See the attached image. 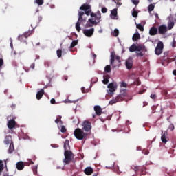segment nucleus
<instances>
[{"label": "nucleus", "instance_id": "49", "mask_svg": "<svg viewBox=\"0 0 176 176\" xmlns=\"http://www.w3.org/2000/svg\"><path fill=\"white\" fill-rule=\"evenodd\" d=\"M113 1H115L116 5H119V6L122 5L121 0H113Z\"/></svg>", "mask_w": 176, "mask_h": 176}, {"label": "nucleus", "instance_id": "39", "mask_svg": "<svg viewBox=\"0 0 176 176\" xmlns=\"http://www.w3.org/2000/svg\"><path fill=\"white\" fill-rule=\"evenodd\" d=\"M24 166H30V164H34V162L32 160H30L29 162H23Z\"/></svg>", "mask_w": 176, "mask_h": 176}, {"label": "nucleus", "instance_id": "17", "mask_svg": "<svg viewBox=\"0 0 176 176\" xmlns=\"http://www.w3.org/2000/svg\"><path fill=\"white\" fill-rule=\"evenodd\" d=\"M94 170H93V168L91 167H87L84 172H85V174H86V175H91L92 173H94Z\"/></svg>", "mask_w": 176, "mask_h": 176}, {"label": "nucleus", "instance_id": "29", "mask_svg": "<svg viewBox=\"0 0 176 176\" xmlns=\"http://www.w3.org/2000/svg\"><path fill=\"white\" fill-rule=\"evenodd\" d=\"M105 72H107V74L111 73V71H112V68L111 67V65H106L104 67Z\"/></svg>", "mask_w": 176, "mask_h": 176}, {"label": "nucleus", "instance_id": "5", "mask_svg": "<svg viewBox=\"0 0 176 176\" xmlns=\"http://www.w3.org/2000/svg\"><path fill=\"white\" fill-rule=\"evenodd\" d=\"M131 168L135 173V174L132 176H137V173H138V171L140 172V175H145L146 174V168L144 166H133V168L131 167Z\"/></svg>", "mask_w": 176, "mask_h": 176}, {"label": "nucleus", "instance_id": "46", "mask_svg": "<svg viewBox=\"0 0 176 176\" xmlns=\"http://www.w3.org/2000/svg\"><path fill=\"white\" fill-rule=\"evenodd\" d=\"M131 2L133 3V5H135V6H137V5L140 3V0H131Z\"/></svg>", "mask_w": 176, "mask_h": 176}, {"label": "nucleus", "instance_id": "56", "mask_svg": "<svg viewBox=\"0 0 176 176\" xmlns=\"http://www.w3.org/2000/svg\"><path fill=\"white\" fill-rule=\"evenodd\" d=\"M2 65H3V59L0 58V68H1V67H2Z\"/></svg>", "mask_w": 176, "mask_h": 176}, {"label": "nucleus", "instance_id": "61", "mask_svg": "<svg viewBox=\"0 0 176 176\" xmlns=\"http://www.w3.org/2000/svg\"><path fill=\"white\" fill-rule=\"evenodd\" d=\"M63 79L65 81L68 80V76H63Z\"/></svg>", "mask_w": 176, "mask_h": 176}, {"label": "nucleus", "instance_id": "3", "mask_svg": "<svg viewBox=\"0 0 176 176\" xmlns=\"http://www.w3.org/2000/svg\"><path fill=\"white\" fill-rule=\"evenodd\" d=\"M74 135L77 140H86L89 133H86L81 129L77 128L74 130Z\"/></svg>", "mask_w": 176, "mask_h": 176}, {"label": "nucleus", "instance_id": "54", "mask_svg": "<svg viewBox=\"0 0 176 176\" xmlns=\"http://www.w3.org/2000/svg\"><path fill=\"white\" fill-rule=\"evenodd\" d=\"M162 94L164 96H167V94H168L167 90L164 89V90L162 91Z\"/></svg>", "mask_w": 176, "mask_h": 176}, {"label": "nucleus", "instance_id": "6", "mask_svg": "<svg viewBox=\"0 0 176 176\" xmlns=\"http://www.w3.org/2000/svg\"><path fill=\"white\" fill-rule=\"evenodd\" d=\"M115 58L118 61V63H121L120 56H116L115 52H111V59H110V64L112 65L113 68H116V65H115Z\"/></svg>", "mask_w": 176, "mask_h": 176}, {"label": "nucleus", "instance_id": "20", "mask_svg": "<svg viewBox=\"0 0 176 176\" xmlns=\"http://www.w3.org/2000/svg\"><path fill=\"white\" fill-rule=\"evenodd\" d=\"M167 132H164L163 133L162 132V137H161V140L162 142H163V144H166L167 142Z\"/></svg>", "mask_w": 176, "mask_h": 176}, {"label": "nucleus", "instance_id": "64", "mask_svg": "<svg viewBox=\"0 0 176 176\" xmlns=\"http://www.w3.org/2000/svg\"><path fill=\"white\" fill-rule=\"evenodd\" d=\"M173 74L175 75V76H176V70H173Z\"/></svg>", "mask_w": 176, "mask_h": 176}, {"label": "nucleus", "instance_id": "36", "mask_svg": "<svg viewBox=\"0 0 176 176\" xmlns=\"http://www.w3.org/2000/svg\"><path fill=\"white\" fill-rule=\"evenodd\" d=\"M136 28L140 30V31H144V25H142L141 23L136 25Z\"/></svg>", "mask_w": 176, "mask_h": 176}, {"label": "nucleus", "instance_id": "63", "mask_svg": "<svg viewBox=\"0 0 176 176\" xmlns=\"http://www.w3.org/2000/svg\"><path fill=\"white\" fill-rule=\"evenodd\" d=\"M42 19H43L42 16H38V21H42Z\"/></svg>", "mask_w": 176, "mask_h": 176}, {"label": "nucleus", "instance_id": "22", "mask_svg": "<svg viewBox=\"0 0 176 176\" xmlns=\"http://www.w3.org/2000/svg\"><path fill=\"white\" fill-rule=\"evenodd\" d=\"M132 39L133 41H138V39H141V35L140 34V33L134 34Z\"/></svg>", "mask_w": 176, "mask_h": 176}, {"label": "nucleus", "instance_id": "25", "mask_svg": "<svg viewBox=\"0 0 176 176\" xmlns=\"http://www.w3.org/2000/svg\"><path fill=\"white\" fill-rule=\"evenodd\" d=\"M14 151V144L13 143H10L9 149H8V153H13Z\"/></svg>", "mask_w": 176, "mask_h": 176}, {"label": "nucleus", "instance_id": "47", "mask_svg": "<svg viewBox=\"0 0 176 176\" xmlns=\"http://www.w3.org/2000/svg\"><path fill=\"white\" fill-rule=\"evenodd\" d=\"M44 65H45V67H46V68H49V67H50V61H45L44 63Z\"/></svg>", "mask_w": 176, "mask_h": 176}, {"label": "nucleus", "instance_id": "9", "mask_svg": "<svg viewBox=\"0 0 176 176\" xmlns=\"http://www.w3.org/2000/svg\"><path fill=\"white\" fill-rule=\"evenodd\" d=\"M83 34L88 38L93 36V34H94V28L83 30Z\"/></svg>", "mask_w": 176, "mask_h": 176}, {"label": "nucleus", "instance_id": "19", "mask_svg": "<svg viewBox=\"0 0 176 176\" xmlns=\"http://www.w3.org/2000/svg\"><path fill=\"white\" fill-rule=\"evenodd\" d=\"M118 16V9L115 8L113 9V10H111V19H118L116 18Z\"/></svg>", "mask_w": 176, "mask_h": 176}, {"label": "nucleus", "instance_id": "16", "mask_svg": "<svg viewBox=\"0 0 176 176\" xmlns=\"http://www.w3.org/2000/svg\"><path fill=\"white\" fill-rule=\"evenodd\" d=\"M4 144L6 145H10V144H13V142L12 141V136H6L4 140Z\"/></svg>", "mask_w": 176, "mask_h": 176}, {"label": "nucleus", "instance_id": "24", "mask_svg": "<svg viewBox=\"0 0 176 176\" xmlns=\"http://www.w3.org/2000/svg\"><path fill=\"white\" fill-rule=\"evenodd\" d=\"M175 25V23L173 21H169L168 22V30H173V28H174Z\"/></svg>", "mask_w": 176, "mask_h": 176}, {"label": "nucleus", "instance_id": "2", "mask_svg": "<svg viewBox=\"0 0 176 176\" xmlns=\"http://www.w3.org/2000/svg\"><path fill=\"white\" fill-rule=\"evenodd\" d=\"M129 94H127L126 89H122L120 92V94L116 98H113L109 101V105H113V104H116V102H120V101H123L124 100V97H127Z\"/></svg>", "mask_w": 176, "mask_h": 176}, {"label": "nucleus", "instance_id": "27", "mask_svg": "<svg viewBox=\"0 0 176 176\" xmlns=\"http://www.w3.org/2000/svg\"><path fill=\"white\" fill-rule=\"evenodd\" d=\"M80 24H82V23L77 21V23H76V30H77L78 32H80V30H82V28H80Z\"/></svg>", "mask_w": 176, "mask_h": 176}, {"label": "nucleus", "instance_id": "45", "mask_svg": "<svg viewBox=\"0 0 176 176\" xmlns=\"http://www.w3.org/2000/svg\"><path fill=\"white\" fill-rule=\"evenodd\" d=\"M61 133H67V129H65V126L63 125L60 129Z\"/></svg>", "mask_w": 176, "mask_h": 176}, {"label": "nucleus", "instance_id": "59", "mask_svg": "<svg viewBox=\"0 0 176 176\" xmlns=\"http://www.w3.org/2000/svg\"><path fill=\"white\" fill-rule=\"evenodd\" d=\"M30 68L32 69H35V63H32L31 65H30Z\"/></svg>", "mask_w": 176, "mask_h": 176}, {"label": "nucleus", "instance_id": "42", "mask_svg": "<svg viewBox=\"0 0 176 176\" xmlns=\"http://www.w3.org/2000/svg\"><path fill=\"white\" fill-rule=\"evenodd\" d=\"M108 89H115V85L113 84V82H110L108 86H107Z\"/></svg>", "mask_w": 176, "mask_h": 176}, {"label": "nucleus", "instance_id": "10", "mask_svg": "<svg viewBox=\"0 0 176 176\" xmlns=\"http://www.w3.org/2000/svg\"><path fill=\"white\" fill-rule=\"evenodd\" d=\"M168 31V28L165 25H162L158 27V34L160 35H164Z\"/></svg>", "mask_w": 176, "mask_h": 176}, {"label": "nucleus", "instance_id": "30", "mask_svg": "<svg viewBox=\"0 0 176 176\" xmlns=\"http://www.w3.org/2000/svg\"><path fill=\"white\" fill-rule=\"evenodd\" d=\"M76 45H78V40H74L70 45V49L75 47Z\"/></svg>", "mask_w": 176, "mask_h": 176}, {"label": "nucleus", "instance_id": "40", "mask_svg": "<svg viewBox=\"0 0 176 176\" xmlns=\"http://www.w3.org/2000/svg\"><path fill=\"white\" fill-rule=\"evenodd\" d=\"M3 171V162L2 160H0V173Z\"/></svg>", "mask_w": 176, "mask_h": 176}, {"label": "nucleus", "instance_id": "55", "mask_svg": "<svg viewBox=\"0 0 176 176\" xmlns=\"http://www.w3.org/2000/svg\"><path fill=\"white\" fill-rule=\"evenodd\" d=\"M33 173H34V174H36V173H38V168L37 167L33 168Z\"/></svg>", "mask_w": 176, "mask_h": 176}, {"label": "nucleus", "instance_id": "53", "mask_svg": "<svg viewBox=\"0 0 176 176\" xmlns=\"http://www.w3.org/2000/svg\"><path fill=\"white\" fill-rule=\"evenodd\" d=\"M24 37V35H20L18 37L19 41H21V42H23V38Z\"/></svg>", "mask_w": 176, "mask_h": 176}, {"label": "nucleus", "instance_id": "4", "mask_svg": "<svg viewBox=\"0 0 176 176\" xmlns=\"http://www.w3.org/2000/svg\"><path fill=\"white\" fill-rule=\"evenodd\" d=\"M64 156L65 159L63 160V163H65V164H69L74 159V153H72V151H65Z\"/></svg>", "mask_w": 176, "mask_h": 176}, {"label": "nucleus", "instance_id": "33", "mask_svg": "<svg viewBox=\"0 0 176 176\" xmlns=\"http://www.w3.org/2000/svg\"><path fill=\"white\" fill-rule=\"evenodd\" d=\"M116 90V89H109L107 93L108 94H110V96H113V93H115Z\"/></svg>", "mask_w": 176, "mask_h": 176}, {"label": "nucleus", "instance_id": "32", "mask_svg": "<svg viewBox=\"0 0 176 176\" xmlns=\"http://www.w3.org/2000/svg\"><path fill=\"white\" fill-rule=\"evenodd\" d=\"M145 49V46L144 45H136V52H141V50H144Z\"/></svg>", "mask_w": 176, "mask_h": 176}, {"label": "nucleus", "instance_id": "62", "mask_svg": "<svg viewBox=\"0 0 176 176\" xmlns=\"http://www.w3.org/2000/svg\"><path fill=\"white\" fill-rule=\"evenodd\" d=\"M155 16L156 17V19H157L159 20L160 17H159V14L155 13Z\"/></svg>", "mask_w": 176, "mask_h": 176}, {"label": "nucleus", "instance_id": "50", "mask_svg": "<svg viewBox=\"0 0 176 176\" xmlns=\"http://www.w3.org/2000/svg\"><path fill=\"white\" fill-rule=\"evenodd\" d=\"M101 12H102V13H107V12H108V9H107V8L104 7L102 8Z\"/></svg>", "mask_w": 176, "mask_h": 176}, {"label": "nucleus", "instance_id": "44", "mask_svg": "<svg viewBox=\"0 0 176 176\" xmlns=\"http://www.w3.org/2000/svg\"><path fill=\"white\" fill-rule=\"evenodd\" d=\"M31 35V32H26L23 34L24 38H28Z\"/></svg>", "mask_w": 176, "mask_h": 176}, {"label": "nucleus", "instance_id": "15", "mask_svg": "<svg viewBox=\"0 0 176 176\" xmlns=\"http://www.w3.org/2000/svg\"><path fill=\"white\" fill-rule=\"evenodd\" d=\"M17 170L19 171H21V170L24 169V162L23 161H20L16 164Z\"/></svg>", "mask_w": 176, "mask_h": 176}, {"label": "nucleus", "instance_id": "41", "mask_svg": "<svg viewBox=\"0 0 176 176\" xmlns=\"http://www.w3.org/2000/svg\"><path fill=\"white\" fill-rule=\"evenodd\" d=\"M119 35V30L115 29L113 33V36H118Z\"/></svg>", "mask_w": 176, "mask_h": 176}, {"label": "nucleus", "instance_id": "1", "mask_svg": "<svg viewBox=\"0 0 176 176\" xmlns=\"http://www.w3.org/2000/svg\"><path fill=\"white\" fill-rule=\"evenodd\" d=\"M80 10H84L86 16H91V19H89L85 24L86 28H90L94 25H97L100 21H101V12L98 11L97 14L91 12V6L86 3L80 7Z\"/></svg>", "mask_w": 176, "mask_h": 176}, {"label": "nucleus", "instance_id": "58", "mask_svg": "<svg viewBox=\"0 0 176 176\" xmlns=\"http://www.w3.org/2000/svg\"><path fill=\"white\" fill-rule=\"evenodd\" d=\"M137 56H140V57H143L144 56V54L142 52H138Z\"/></svg>", "mask_w": 176, "mask_h": 176}, {"label": "nucleus", "instance_id": "60", "mask_svg": "<svg viewBox=\"0 0 176 176\" xmlns=\"http://www.w3.org/2000/svg\"><path fill=\"white\" fill-rule=\"evenodd\" d=\"M145 91H146V89H143L142 91H140L139 94H144V93H145Z\"/></svg>", "mask_w": 176, "mask_h": 176}, {"label": "nucleus", "instance_id": "7", "mask_svg": "<svg viewBox=\"0 0 176 176\" xmlns=\"http://www.w3.org/2000/svg\"><path fill=\"white\" fill-rule=\"evenodd\" d=\"M164 47V45H163V42L160 41L158 42L155 52L157 56H160L163 53V49Z\"/></svg>", "mask_w": 176, "mask_h": 176}, {"label": "nucleus", "instance_id": "48", "mask_svg": "<svg viewBox=\"0 0 176 176\" xmlns=\"http://www.w3.org/2000/svg\"><path fill=\"white\" fill-rule=\"evenodd\" d=\"M175 127H174V124H170L168 126V130H170V131H173Z\"/></svg>", "mask_w": 176, "mask_h": 176}, {"label": "nucleus", "instance_id": "38", "mask_svg": "<svg viewBox=\"0 0 176 176\" xmlns=\"http://www.w3.org/2000/svg\"><path fill=\"white\" fill-rule=\"evenodd\" d=\"M154 9H155V6L153 4H150L148 7V12H153Z\"/></svg>", "mask_w": 176, "mask_h": 176}, {"label": "nucleus", "instance_id": "37", "mask_svg": "<svg viewBox=\"0 0 176 176\" xmlns=\"http://www.w3.org/2000/svg\"><path fill=\"white\" fill-rule=\"evenodd\" d=\"M44 2L45 1L43 0H35V3H37V5H38V6H42V5H43Z\"/></svg>", "mask_w": 176, "mask_h": 176}, {"label": "nucleus", "instance_id": "43", "mask_svg": "<svg viewBox=\"0 0 176 176\" xmlns=\"http://www.w3.org/2000/svg\"><path fill=\"white\" fill-rule=\"evenodd\" d=\"M120 87H127V83H126L124 81H122L120 82Z\"/></svg>", "mask_w": 176, "mask_h": 176}, {"label": "nucleus", "instance_id": "52", "mask_svg": "<svg viewBox=\"0 0 176 176\" xmlns=\"http://www.w3.org/2000/svg\"><path fill=\"white\" fill-rule=\"evenodd\" d=\"M51 104H52V105H54V104H56V99L55 98H52L50 100Z\"/></svg>", "mask_w": 176, "mask_h": 176}, {"label": "nucleus", "instance_id": "51", "mask_svg": "<svg viewBox=\"0 0 176 176\" xmlns=\"http://www.w3.org/2000/svg\"><path fill=\"white\" fill-rule=\"evenodd\" d=\"M89 89H82V93H89Z\"/></svg>", "mask_w": 176, "mask_h": 176}, {"label": "nucleus", "instance_id": "18", "mask_svg": "<svg viewBox=\"0 0 176 176\" xmlns=\"http://www.w3.org/2000/svg\"><path fill=\"white\" fill-rule=\"evenodd\" d=\"M43 94H45V90L41 89L40 91H38L37 92L36 97L38 100H41V98H42V97H43Z\"/></svg>", "mask_w": 176, "mask_h": 176}, {"label": "nucleus", "instance_id": "11", "mask_svg": "<svg viewBox=\"0 0 176 176\" xmlns=\"http://www.w3.org/2000/svg\"><path fill=\"white\" fill-rule=\"evenodd\" d=\"M83 16H85V12L82 11H78V23H86V18H83Z\"/></svg>", "mask_w": 176, "mask_h": 176}, {"label": "nucleus", "instance_id": "8", "mask_svg": "<svg viewBox=\"0 0 176 176\" xmlns=\"http://www.w3.org/2000/svg\"><path fill=\"white\" fill-rule=\"evenodd\" d=\"M82 130L86 133H91V123L89 122V121H85L82 124Z\"/></svg>", "mask_w": 176, "mask_h": 176}, {"label": "nucleus", "instance_id": "31", "mask_svg": "<svg viewBox=\"0 0 176 176\" xmlns=\"http://www.w3.org/2000/svg\"><path fill=\"white\" fill-rule=\"evenodd\" d=\"M56 54L58 58H61L63 56V50L61 49H59L56 51Z\"/></svg>", "mask_w": 176, "mask_h": 176}, {"label": "nucleus", "instance_id": "57", "mask_svg": "<svg viewBox=\"0 0 176 176\" xmlns=\"http://www.w3.org/2000/svg\"><path fill=\"white\" fill-rule=\"evenodd\" d=\"M151 98H152L153 100H155L156 98V94H152L151 95Z\"/></svg>", "mask_w": 176, "mask_h": 176}, {"label": "nucleus", "instance_id": "35", "mask_svg": "<svg viewBox=\"0 0 176 176\" xmlns=\"http://www.w3.org/2000/svg\"><path fill=\"white\" fill-rule=\"evenodd\" d=\"M132 16L133 17H138V12H137V10H135V8L133 9V12H132Z\"/></svg>", "mask_w": 176, "mask_h": 176}, {"label": "nucleus", "instance_id": "28", "mask_svg": "<svg viewBox=\"0 0 176 176\" xmlns=\"http://www.w3.org/2000/svg\"><path fill=\"white\" fill-rule=\"evenodd\" d=\"M67 146H68V148H69V141H68V140H66L65 142L64 143L63 148L65 149V151H69L68 148Z\"/></svg>", "mask_w": 176, "mask_h": 176}, {"label": "nucleus", "instance_id": "12", "mask_svg": "<svg viewBox=\"0 0 176 176\" xmlns=\"http://www.w3.org/2000/svg\"><path fill=\"white\" fill-rule=\"evenodd\" d=\"M7 126L10 130H13V129L16 127V120H14V119L10 120L8 122Z\"/></svg>", "mask_w": 176, "mask_h": 176}, {"label": "nucleus", "instance_id": "23", "mask_svg": "<svg viewBox=\"0 0 176 176\" xmlns=\"http://www.w3.org/2000/svg\"><path fill=\"white\" fill-rule=\"evenodd\" d=\"M109 82V75L104 76H103V84L108 85Z\"/></svg>", "mask_w": 176, "mask_h": 176}, {"label": "nucleus", "instance_id": "14", "mask_svg": "<svg viewBox=\"0 0 176 176\" xmlns=\"http://www.w3.org/2000/svg\"><path fill=\"white\" fill-rule=\"evenodd\" d=\"M157 28L153 26L152 28H151L150 30H149V34L151 36H155V35H157Z\"/></svg>", "mask_w": 176, "mask_h": 176}, {"label": "nucleus", "instance_id": "21", "mask_svg": "<svg viewBox=\"0 0 176 176\" xmlns=\"http://www.w3.org/2000/svg\"><path fill=\"white\" fill-rule=\"evenodd\" d=\"M125 65L127 69H131L133 68V62L131 60H126Z\"/></svg>", "mask_w": 176, "mask_h": 176}, {"label": "nucleus", "instance_id": "34", "mask_svg": "<svg viewBox=\"0 0 176 176\" xmlns=\"http://www.w3.org/2000/svg\"><path fill=\"white\" fill-rule=\"evenodd\" d=\"M114 171H116V173H117V174H120L122 173V171H120V170H119V166H118V165H114Z\"/></svg>", "mask_w": 176, "mask_h": 176}, {"label": "nucleus", "instance_id": "13", "mask_svg": "<svg viewBox=\"0 0 176 176\" xmlns=\"http://www.w3.org/2000/svg\"><path fill=\"white\" fill-rule=\"evenodd\" d=\"M94 111L97 115V116H101V114L102 113V109L100 106L96 105L94 107Z\"/></svg>", "mask_w": 176, "mask_h": 176}, {"label": "nucleus", "instance_id": "26", "mask_svg": "<svg viewBox=\"0 0 176 176\" xmlns=\"http://www.w3.org/2000/svg\"><path fill=\"white\" fill-rule=\"evenodd\" d=\"M129 52H137V45L135 44H133L130 47H129Z\"/></svg>", "mask_w": 176, "mask_h": 176}]
</instances>
